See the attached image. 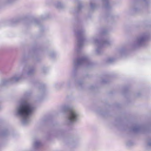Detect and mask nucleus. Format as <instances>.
<instances>
[{
    "label": "nucleus",
    "instance_id": "bb28decb",
    "mask_svg": "<svg viewBox=\"0 0 151 151\" xmlns=\"http://www.w3.org/2000/svg\"><path fill=\"white\" fill-rule=\"evenodd\" d=\"M46 70V68H42V72L43 73H45V70Z\"/></svg>",
    "mask_w": 151,
    "mask_h": 151
},
{
    "label": "nucleus",
    "instance_id": "423d86ee",
    "mask_svg": "<svg viewBox=\"0 0 151 151\" xmlns=\"http://www.w3.org/2000/svg\"><path fill=\"white\" fill-rule=\"evenodd\" d=\"M94 43L96 45L97 47L96 50V54L98 55L101 54L103 52L102 47L105 45H109L111 44V42L108 39H101L94 37L93 38Z\"/></svg>",
    "mask_w": 151,
    "mask_h": 151
},
{
    "label": "nucleus",
    "instance_id": "f3484780",
    "mask_svg": "<svg viewBox=\"0 0 151 151\" xmlns=\"http://www.w3.org/2000/svg\"><path fill=\"white\" fill-rule=\"evenodd\" d=\"M55 6L58 8L60 9L63 8V4L60 2H58L55 4Z\"/></svg>",
    "mask_w": 151,
    "mask_h": 151
},
{
    "label": "nucleus",
    "instance_id": "f257e3e1",
    "mask_svg": "<svg viewBox=\"0 0 151 151\" xmlns=\"http://www.w3.org/2000/svg\"><path fill=\"white\" fill-rule=\"evenodd\" d=\"M35 109V106L32 103L26 100H22L17 106L15 113L17 116L21 118L22 123L26 125L30 122V118Z\"/></svg>",
    "mask_w": 151,
    "mask_h": 151
},
{
    "label": "nucleus",
    "instance_id": "39448f33",
    "mask_svg": "<svg viewBox=\"0 0 151 151\" xmlns=\"http://www.w3.org/2000/svg\"><path fill=\"white\" fill-rule=\"evenodd\" d=\"M74 69L75 71L84 66L87 68L91 67L93 64L88 57L86 55H81L77 57L73 60Z\"/></svg>",
    "mask_w": 151,
    "mask_h": 151
},
{
    "label": "nucleus",
    "instance_id": "9b49d317",
    "mask_svg": "<svg viewBox=\"0 0 151 151\" xmlns=\"http://www.w3.org/2000/svg\"><path fill=\"white\" fill-rule=\"evenodd\" d=\"M83 7L82 3L81 2H80L77 6L75 9V12L76 13L80 12L83 8Z\"/></svg>",
    "mask_w": 151,
    "mask_h": 151
},
{
    "label": "nucleus",
    "instance_id": "b1692460",
    "mask_svg": "<svg viewBox=\"0 0 151 151\" xmlns=\"http://www.w3.org/2000/svg\"><path fill=\"white\" fill-rule=\"evenodd\" d=\"M148 145L149 146H151V139H149L148 140Z\"/></svg>",
    "mask_w": 151,
    "mask_h": 151
},
{
    "label": "nucleus",
    "instance_id": "dca6fc26",
    "mask_svg": "<svg viewBox=\"0 0 151 151\" xmlns=\"http://www.w3.org/2000/svg\"><path fill=\"white\" fill-rule=\"evenodd\" d=\"M41 145V143L38 141H35L34 143V146L35 148H37L39 147Z\"/></svg>",
    "mask_w": 151,
    "mask_h": 151
},
{
    "label": "nucleus",
    "instance_id": "c756f323",
    "mask_svg": "<svg viewBox=\"0 0 151 151\" xmlns=\"http://www.w3.org/2000/svg\"><path fill=\"white\" fill-rule=\"evenodd\" d=\"M23 62H24V60L23 59L21 60H20L19 63L21 64H22V63H23Z\"/></svg>",
    "mask_w": 151,
    "mask_h": 151
},
{
    "label": "nucleus",
    "instance_id": "7ed1b4c3",
    "mask_svg": "<svg viewBox=\"0 0 151 151\" xmlns=\"http://www.w3.org/2000/svg\"><path fill=\"white\" fill-rule=\"evenodd\" d=\"M61 110L65 114V123L66 124H71L78 119L79 116L78 113L69 106H63Z\"/></svg>",
    "mask_w": 151,
    "mask_h": 151
},
{
    "label": "nucleus",
    "instance_id": "ddd939ff",
    "mask_svg": "<svg viewBox=\"0 0 151 151\" xmlns=\"http://www.w3.org/2000/svg\"><path fill=\"white\" fill-rule=\"evenodd\" d=\"M32 22L34 24L38 25L40 29L42 27V26L40 24V21L38 20L35 19H33L32 20Z\"/></svg>",
    "mask_w": 151,
    "mask_h": 151
},
{
    "label": "nucleus",
    "instance_id": "f8f14e48",
    "mask_svg": "<svg viewBox=\"0 0 151 151\" xmlns=\"http://www.w3.org/2000/svg\"><path fill=\"white\" fill-rule=\"evenodd\" d=\"M102 1L104 7L106 9H108L111 8L109 5V0H102Z\"/></svg>",
    "mask_w": 151,
    "mask_h": 151
},
{
    "label": "nucleus",
    "instance_id": "2eb2a0df",
    "mask_svg": "<svg viewBox=\"0 0 151 151\" xmlns=\"http://www.w3.org/2000/svg\"><path fill=\"white\" fill-rule=\"evenodd\" d=\"M90 4L91 8L92 10H94L96 8V6L95 4L94 3V1L93 0L90 2Z\"/></svg>",
    "mask_w": 151,
    "mask_h": 151
},
{
    "label": "nucleus",
    "instance_id": "6ab92c4d",
    "mask_svg": "<svg viewBox=\"0 0 151 151\" xmlns=\"http://www.w3.org/2000/svg\"><path fill=\"white\" fill-rule=\"evenodd\" d=\"M49 56L51 58H54L56 55V54H55V52H50L49 53Z\"/></svg>",
    "mask_w": 151,
    "mask_h": 151
},
{
    "label": "nucleus",
    "instance_id": "9d476101",
    "mask_svg": "<svg viewBox=\"0 0 151 151\" xmlns=\"http://www.w3.org/2000/svg\"><path fill=\"white\" fill-rule=\"evenodd\" d=\"M39 89L42 96H43L45 94L46 91L45 86L44 84L41 85L39 88Z\"/></svg>",
    "mask_w": 151,
    "mask_h": 151
},
{
    "label": "nucleus",
    "instance_id": "5701e85b",
    "mask_svg": "<svg viewBox=\"0 0 151 151\" xmlns=\"http://www.w3.org/2000/svg\"><path fill=\"white\" fill-rule=\"evenodd\" d=\"M47 17H48L45 15H42L41 16L40 19H42V20L45 19H47Z\"/></svg>",
    "mask_w": 151,
    "mask_h": 151
},
{
    "label": "nucleus",
    "instance_id": "a211bd4d",
    "mask_svg": "<svg viewBox=\"0 0 151 151\" xmlns=\"http://www.w3.org/2000/svg\"><path fill=\"white\" fill-rule=\"evenodd\" d=\"M114 60V59L113 58H108L106 59V62L108 63H110L113 62Z\"/></svg>",
    "mask_w": 151,
    "mask_h": 151
},
{
    "label": "nucleus",
    "instance_id": "7c9ffc66",
    "mask_svg": "<svg viewBox=\"0 0 151 151\" xmlns=\"http://www.w3.org/2000/svg\"><path fill=\"white\" fill-rule=\"evenodd\" d=\"M127 144L128 145H130V144L129 143V142H128L127 143Z\"/></svg>",
    "mask_w": 151,
    "mask_h": 151
},
{
    "label": "nucleus",
    "instance_id": "1a4fd4ad",
    "mask_svg": "<svg viewBox=\"0 0 151 151\" xmlns=\"http://www.w3.org/2000/svg\"><path fill=\"white\" fill-rule=\"evenodd\" d=\"M74 82L75 84L79 86H81L83 83V82L81 81H78L76 78L73 79H69L67 82V85L69 86L72 83Z\"/></svg>",
    "mask_w": 151,
    "mask_h": 151
},
{
    "label": "nucleus",
    "instance_id": "a878e982",
    "mask_svg": "<svg viewBox=\"0 0 151 151\" xmlns=\"http://www.w3.org/2000/svg\"><path fill=\"white\" fill-rule=\"evenodd\" d=\"M108 81V80H107V79H106V80L105 79V80H102V83H105L107 82Z\"/></svg>",
    "mask_w": 151,
    "mask_h": 151
},
{
    "label": "nucleus",
    "instance_id": "4468645a",
    "mask_svg": "<svg viewBox=\"0 0 151 151\" xmlns=\"http://www.w3.org/2000/svg\"><path fill=\"white\" fill-rule=\"evenodd\" d=\"M9 132L6 129L0 132V136H5L9 134Z\"/></svg>",
    "mask_w": 151,
    "mask_h": 151
},
{
    "label": "nucleus",
    "instance_id": "393cba45",
    "mask_svg": "<svg viewBox=\"0 0 151 151\" xmlns=\"http://www.w3.org/2000/svg\"><path fill=\"white\" fill-rule=\"evenodd\" d=\"M19 19H15L13 20L12 22V23H16L19 21Z\"/></svg>",
    "mask_w": 151,
    "mask_h": 151
},
{
    "label": "nucleus",
    "instance_id": "20e7f679",
    "mask_svg": "<svg viewBox=\"0 0 151 151\" xmlns=\"http://www.w3.org/2000/svg\"><path fill=\"white\" fill-rule=\"evenodd\" d=\"M75 29V33L77 40L76 49L77 53L79 54L84 45L85 31L80 26L76 27Z\"/></svg>",
    "mask_w": 151,
    "mask_h": 151
},
{
    "label": "nucleus",
    "instance_id": "2f4dec72",
    "mask_svg": "<svg viewBox=\"0 0 151 151\" xmlns=\"http://www.w3.org/2000/svg\"><path fill=\"white\" fill-rule=\"evenodd\" d=\"M64 82H62L61 83V86H63V85H64Z\"/></svg>",
    "mask_w": 151,
    "mask_h": 151
},
{
    "label": "nucleus",
    "instance_id": "aec40b11",
    "mask_svg": "<svg viewBox=\"0 0 151 151\" xmlns=\"http://www.w3.org/2000/svg\"><path fill=\"white\" fill-rule=\"evenodd\" d=\"M108 31L106 29H103L101 33L102 36L107 34Z\"/></svg>",
    "mask_w": 151,
    "mask_h": 151
},
{
    "label": "nucleus",
    "instance_id": "6e6552de",
    "mask_svg": "<svg viewBox=\"0 0 151 151\" xmlns=\"http://www.w3.org/2000/svg\"><path fill=\"white\" fill-rule=\"evenodd\" d=\"M132 129L134 132L138 133L144 131L146 130V128L143 126L136 124L132 127Z\"/></svg>",
    "mask_w": 151,
    "mask_h": 151
},
{
    "label": "nucleus",
    "instance_id": "0eeeda50",
    "mask_svg": "<svg viewBox=\"0 0 151 151\" xmlns=\"http://www.w3.org/2000/svg\"><path fill=\"white\" fill-rule=\"evenodd\" d=\"M149 37V35L147 33L139 35L136 37L132 44V47L134 48H136L144 45L145 42L148 40Z\"/></svg>",
    "mask_w": 151,
    "mask_h": 151
},
{
    "label": "nucleus",
    "instance_id": "412c9836",
    "mask_svg": "<svg viewBox=\"0 0 151 151\" xmlns=\"http://www.w3.org/2000/svg\"><path fill=\"white\" fill-rule=\"evenodd\" d=\"M132 11L134 12H137L139 11V9L136 8H134L132 9Z\"/></svg>",
    "mask_w": 151,
    "mask_h": 151
},
{
    "label": "nucleus",
    "instance_id": "4be33fe9",
    "mask_svg": "<svg viewBox=\"0 0 151 151\" xmlns=\"http://www.w3.org/2000/svg\"><path fill=\"white\" fill-rule=\"evenodd\" d=\"M125 50L123 48L119 50V52L120 54L122 55L124 54L125 52Z\"/></svg>",
    "mask_w": 151,
    "mask_h": 151
},
{
    "label": "nucleus",
    "instance_id": "f03ea898",
    "mask_svg": "<svg viewBox=\"0 0 151 151\" xmlns=\"http://www.w3.org/2000/svg\"><path fill=\"white\" fill-rule=\"evenodd\" d=\"M35 72L34 66H26L23 69L22 73L19 75H15L12 77L1 80L0 83V87L9 83H16L22 78V76L27 75L28 76L33 75Z\"/></svg>",
    "mask_w": 151,
    "mask_h": 151
},
{
    "label": "nucleus",
    "instance_id": "c85d7f7f",
    "mask_svg": "<svg viewBox=\"0 0 151 151\" xmlns=\"http://www.w3.org/2000/svg\"><path fill=\"white\" fill-rule=\"evenodd\" d=\"M35 60L37 61L38 60V59H37V56H34Z\"/></svg>",
    "mask_w": 151,
    "mask_h": 151
},
{
    "label": "nucleus",
    "instance_id": "cd10ccee",
    "mask_svg": "<svg viewBox=\"0 0 151 151\" xmlns=\"http://www.w3.org/2000/svg\"><path fill=\"white\" fill-rule=\"evenodd\" d=\"M15 0H6L7 1L8 3H12Z\"/></svg>",
    "mask_w": 151,
    "mask_h": 151
}]
</instances>
